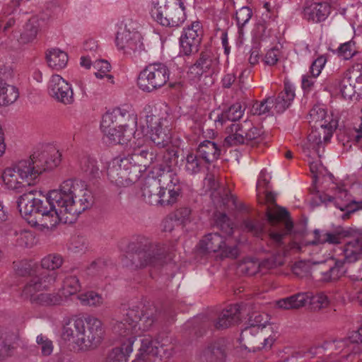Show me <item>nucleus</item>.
Returning a JSON list of instances; mask_svg holds the SVG:
<instances>
[{
  "label": "nucleus",
  "mask_w": 362,
  "mask_h": 362,
  "mask_svg": "<svg viewBox=\"0 0 362 362\" xmlns=\"http://www.w3.org/2000/svg\"><path fill=\"white\" fill-rule=\"evenodd\" d=\"M133 155L136 156H141L143 158H146L148 156H149L150 158H156L159 156V153H158L157 151H153V150H151V151H149L148 148L145 147L143 148L134 150Z\"/></svg>",
  "instance_id": "338daca9"
},
{
  "label": "nucleus",
  "mask_w": 362,
  "mask_h": 362,
  "mask_svg": "<svg viewBox=\"0 0 362 362\" xmlns=\"http://www.w3.org/2000/svg\"><path fill=\"white\" fill-rule=\"evenodd\" d=\"M351 77H352V80H354V83L357 84L356 88L358 90H362V66L361 69L359 70H353L352 71L348 73Z\"/></svg>",
  "instance_id": "774afa93"
},
{
  "label": "nucleus",
  "mask_w": 362,
  "mask_h": 362,
  "mask_svg": "<svg viewBox=\"0 0 362 362\" xmlns=\"http://www.w3.org/2000/svg\"><path fill=\"white\" fill-rule=\"evenodd\" d=\"M146 115V134H149L151 141L159 148V156L161 158H177L182 156L183 150L175 146H170V136L165 118H163L149 112Z\"/></svg>",
  "instance_id": "6e6552de"
},
{
  "label": "nucleus",
  "mask_w": 362,
  "mask_h": 362,
  "mask_svg": "<svg viewBox=\"0 0 362 362\" xmlns=\"http://www.w3.org/2000/svg\"><path fill=\"white\" fill-rule=\"evenodd\" d=\"M118 127L119 129L133 130L137 124V115L120 107L114 109L111 112L105 113L102 119L101 126L110 127V125Z\"/></svg>",
  "instance_id": "a211bd4d"
},
{
  "label": "nucleus",
  "mask_w": 362,
  "mask_h": 362,
  "mask_svg": "<svg viewBox=\"0 0 362 362\" xmlns=\"http://www.w3.org/2000/svg\"><path fill=\"white\" fill-rule=\"evenodd\" d=\"M344 257L342 259H340L341 261L344 262V264L345 263H354L356 262L357 260L361 259V257L359 256L358 253L356 252V250L354 249V247H353V244H351V243H349L344 250Z\"/></svg>",
  "instance_id": "6e6d98bb"
},
{
  "label": "nucleus",
  "mask_w": 362,
  "mask_h": 362,
  "mask_svg": "<svg viewBox=\"0 0 362 362\" xmlns=\"http://www.w3.org/2000/svg\"><path fill=\"white\" fill-rule=\"evenodd\" d=\"M331 6L327 1L307 2L303 11V18L308 21L320 23L329 15Z\"/></svg>",
  "instance_id": "b1692460"
},
{
  "label": "nucleus",
  "mask_w": 362,
  "mask_h": 362,
  "mask_svg": "<svg viewBox=\"0 0 362 362\" xmlns=\"http://www.w3.org/2000/svg\"><path fill=\"white\" fill-rule=\"evenodd\" d=\"M264 200H265L267 203L274 205L276 207V210L274 211L267 207L266 217L268 223L273 227L277 226L280 223H282L284 226L286 230L284 233L275 232H270L269 233L271 243L275 246H281L283 245L282 240L284 235L291 233L293 228V222L286 209L279 206L276 204L275 195L272 192H267L264 197Z\"/></svg>",
  "instance_id": "9b49d317"
},
{
  "label": "nucleus",
  "mask_w": 362,
  "mask_h": 362,
  "mask_svg": "<svg viewBox=\"0 0 362 362\" xmlns=\"http://www.w3.org/2000/svg\"><path fill=\"white\" fill-rule=\"evenodd\" d=\"M170 71L160 62L147 65L139 74L137 85L144 92L151 93L163 87L169 80Z\"/></svg>",
  "instance_id": "f8f14e48"
},
{
  "label": "nucleus",
  "mask_w": 362,
  "mask_h": 362,
  "mask_svg": "<svg viewBox=\"0 0 362 362\" xmlns=\"http://www.w3.org/2000/svg\"><path fill=\"white\" fill-rule=\"evenodd\" d=\"M62 264V258L58 255H49L44 257L41 261L40 268H37V275L44 271H49L50 272H56L54 270L58 269Z\"/></svg>",
  "instance_id": "79ce46f5"
},
{
  "label": "nucleus",
  "mask_w": 362,
  "mask_h": 362,
  "mask_svg": "<svg viewBox=\"0 0 362 362\" xmlns=\"http://www.w3.org/2000/svg\"><path fill=\"white\" fill-rule=\"evenodd\" d=\"M93 66L95 69L98 70V71L95 73V75L97 78H103L104 77H107L108 79L111 80V83H113L112 76L107 74L110 71L111 68V66L107 61L95 60Z\"/></svg>",
  "instance_id": "603ef678"
},
{
  "label": "nucleus",
  "mask_w": 362,
  "mask_h": 362,
  "mask_svg": "<svg viewBox=\"0 0 362 362\" xmlns=\"http://www.w3.org/2000/svg\"><path fill=\"white\" fill-rule=\"evenodd\" d=\"M250 127V121L245 120L243 123H233L227 128V132L229 134L225 139V143L228 145H236L246 142V138L244 135Z\"/></svg>",
  "instance_id": "cd10ccee"
},
{
  "label": "nucleus",
  "mask_w": 362,
  "mask_h": 362,
  "mask_svg": "<svg viewBox=\"0 0 362 362\" xmlns=\"http://www.w3.org/2000/svg\"><path fill=\"white\" fill-rule=\"evenodd\" d=\"M200 248L207 252L221 251L224 257L235 259L239 255L237 243L232 245L231 240L224 239L218 233H209L200 241Z\"/></svg>",
  "instance_id": "4468645a"
},
{
  "label": "nucleus",
  "mask_w": 362,
  "mask_h": 362,
  "mask_svg": "<svg viewBox=\"0 0 362 362\" xmlns=\"http://www.w3.org/2000/svg\"><path fill=\"white\" fill-rule=\"evenodd\" d=\"M310 125H317L323 131V139L329 141L333 132L337 128L338 120L327 115L325 110L320 106H314L309 113Z\"/></svg>",
  "instance_id": "6ab92c4d"
},
{
  "label": "nucleus",
  "mask_w": 362,
  "mask_h": 362,
  "mask_svg": "<svg viewBox=\"0 0 362 362\" xmlns=\"http://www.w3.org/2000/svg\"><path fill=\"white\" fill-rule=\"evenodd\" d=\"M226 357V346L223 339L209 344L201 352L202 362H223Z\"/></svg>",
  "instance_id": "393cba45"
},
{
  "label": "nucleus",
  "mask_w": 362,
  "mask_h": 362,
  "mask_svg": "<svg viewBox=\"0 0 362 362\" xmlns=\"http://www.w3.org/2000/svg\"><path fill=\"white\" fill-rule=\"evenodd\" d=\"M78 298L83 305L99 306L103 303L102 296L92 291L78 295Z\"/></svg>",
  "instance_id": "49530a36"
},
{
  "label": "nucleus",
  "mask_w": 362,
  "mask_h": 362,
  "mask_svg": "<svg viewBox=\"0 0 362 362\" xmlns=\"http://www.w3.org/2000/svg\"><path fill=\"white\" fill-rule=\"evenodd\" d=\"M140 342L139 353L133 362H155L157 356H162V354H165L166 349L164 346L170 340L158 337L153 341L151 337L145 336Z\"/></svg>",
  "instance_id": "dca6fc26"
},
{
  "label": "nucleus",
  "mask_w": 362,
  "mask_h": 362,
  "mask_svg": "<svg viewBox=\"0 0 362 362\" xmlns=\"http://www.w3.org/2000/svg\"><path fill=\"white\" fill-rule=\"evenodd\" d=\"M295 98L294 88L289 83H284V89L280 92L277 97H272V103L275 113L284 112L291 105Z\"/></svg>",
  "instance_id": "bb28decb"
},
{
  "label": "nucleus",
  "mask_w": 362,
  "mask_h": 362,
  "mask_svg": "<svg viewBox=\"0 0 362 362\" xmlns=\"http://www.w3.org/2000/svg\"><path fill=\"white\" fill-rule=\"evenodd\" d=\"M61 160H19L14 168L4 170L2 180L8 189L23 192V188L30 186L43 172L54 170Z\"/></svg>",
  "instance_id": "20e7f679"
},
{
  "label": "nucleus",
  "mask_w": 362,
  "mask_h": 362,
  "mask_svg": "<svg viewBox=\"0 0 362 362\" xmlns=\"http://www.w3.org/2000/svg\"><path fill=\"white\" fill-rule=\"evenodd\" d=\"M311 128V132L308 136V141L310 144L303 145V151L305 156L314 157L316 155L321 158L322 157V154L320 153L321 148L322 151H324L322 142L327 143L329 141L323 139V131L321 130V127L317 125H312Z\"/></svg>",
  "instance_id": "5701e85b"
},
{
  "label": "nucleus",
  "mask_w": 362,
  "mask_h": 362,
  "mask_svg": "<svg viewBox=\"0 0 362 362\" xmlns=\"http://www.w3.org/2000/svg\"><path fill=\"white\" fill-rule=\"evenodd\" d=\"M100 127L104 134L114 144H127L133 134V128H130V129H119L118 127H114L112 124L110 125V127H104L101 125Z\"/></svg>",
  "instance_id": "c756f323"
},
{
  "label": "nucleus",
  "mask_w": 362,
  "mask_h": 362,
  "mask_svg": "<svg viewBox=\"0 0 362 362\" xmlns=\"http://www.w3.org/2000/svg\"><path fill=\"white\" fill-rule=\"evenodd\" d=\"M81 289V284L78 279L76 276H66L63 281V285L60 290L61 296L64 300L69 296L77 293Z\"/></svg>",
  "instance_id": "a19ab883"
},
{
  "label": "nucleus",
  "mask_w": 362,
  "mask_h": 362,
  "mask_svg": "<svg viewBox=\"0 0 362 362\" xmlns=\"http://www.w3.org/2000/svg\"><path fill=\"white\" fill-rule=\"evenodd\" d=\"M308 304L313 305L315 308L321 309L328 305L329 300L327 296L322 293L315 296H313L310 293H298L280 299L276 302L279 308L285 310L299 309Z\"/></svg>",
  "instance_id": "ddd939ff"
},
{
  "label": "nucleus",
  "mask_w": 362,
  "mask_h": 362,
  "mask_svg": "<svg viewBox=\"0 0 362 362\" xmlns=\"http://www.w3.org/2000/svg\"><path fill=\"white\" fill-rule=\"evenodd\" d=\"M221 150L217 144L211 141L205 140L200 143L197 148V154L194 158H209V156L218 157Z\"/></svg>",
  "instance_id": "ea45409f"
},
{
  "label": "nucleus",
  "mask_w": 362,
  "mask_h": 362,
  "mask_svg": "<svg viewBox=\"0 0 362 362\" xmlns=\"http://www.w3.org/2000/svg\"><path fill=\"white\" fill-rule=\"evenodd\" d=\"M206 176L205 177L203 185L205 192H211V197H216L217 196L221 197V193L218 191L219 189V182L216 179L214 173H209L207 171Z\"/></svg>",
  "instance_id": "a18cd8bd"
},
{
  "label": "nucleus",
  "mask_w": 362,
  "mask_h": 362,
  "mask_svg": "<svg viewBox=\"0 0 362 362\" xmlns=\"http://www.w3.org/2000/svg\"><path fill=\"white\" fill-rule=\"evenodd\" d=\"M163 161L153 167L157 178L152 176L145 179L141 187L144 200L150 205L169 206L175 204L181 193L176 174L171 165Z\"/></svg>",
  "instance_id": "7ed1b4c3"
},
{
  "label": "nucleus",
  "mask_w": 362,
  "mask_h": 362,
  "mask_svg": "<svg viewBox=\"0 0 362 362\" xmlns=\"http://www.w3.org/2000/svg\"><path fill=\"white\" fill-rule=\"evenodd\" d=\"M243 305L234 304L227 307L218 316L214 327L218 329H226L240 320V312Z\"/></svg>",
  "instance_id": "a878e982"
},
{
  "label": "nucleus",
  "mask_w": 362,
  "mask_h": 362,
  "mask_svg": "<svg viewBox=\"0 0 362 362\" xmlns=\"http://www.w3.org/2000/svg\"><path fill=\"white\" fill-rule=\"evenodd\" d=\"M244 110L242 105L240 103H236L219 115L215 119V122L222 126L227 120L236 122L243 117Z\"/></svg>",
  "instance_id": "e433bc0d"
},
{
  "label": "nucleus",
  "mask_w": 362,
  "mask_h": 362,
  "mask_svg": "<svg viewBox=\"0 0 362 362\" xmlns=\"http://www.w3.org/2000/svg\"><path fill=\"white\" fill-rule=\"evenodd\" d=\"M40 26L41 22L37 16L30 18L25 23L24 30L21 34L20 42L23 44L32 42L36 38Z\"/></svg>",
  "instance_id": "473e14b6"
},
{
  "label": "nucleus",
  "mask_w": 362,
  "mask_h": 362,
  "mask_svg": "<svg viewBox=\"0 0 362 362\" xmlns=\"http://www.w3.org/2000/svg\"><path fill=\"white\" fill-rule=\"evenodd\" d=\"M202 25L199 21H194L183 29L180 38V54L189 56L199 51L202 42Z\"/></svg>",
  "instance_id": "f3484780"
},
{
  "label": "nucleus",
  "mask_w": 362,
  "mask_h": 362,
  "mask_svg": "<svg viewBox=\"0 0 362 362\" xmlns=\"http://www.w3.org/2000/svg\"><path fill=\"white\" fill-rule=\"evenodd\" d=\"M211 164V160H186L185 170L191 175L204 171L205 169L210 171Z\"/></svg>",
  "instance_id": "c03bdc74"
},
{
  "label": "nucleus",
  "mask_w": 362,
  "mask_h": 362,
  "mask_svg": "<svg viewBox=\"0 0 362 362\" xmlns=\"http://www.w3.org/2000/svg\"><path fill=\"white\" fill-rule=\"evenodd\" d=\"M348 232L342 229L337 230L334 233L323 232L319 229H315L313 231L314 240L309 243L310 245H320L329 243L338 245L341 243V239L347 236Z\"/></svg>",
  "instance_id": "c85d7f7f"
},
{
  "label": "nucleus",
  "mask_w": 362,
  "mask_h": 362,
  "mask_svg": "<svg viewBox=\"0 0 362 362\" xmlns=\"http://www.w3.org/2000/svg\"><path fill=\"white\" fill-rule=\"evenodd\" d=\"M339 88L342 96L346 99H351L358 90L354 80H352V77L349 74H346L340 81Z\"/></svg>",
  "instance_id": "37998d69"
},
{
  "label": "nucleus",
  "mask_w": 362,
  "mask_h": 362,
  "mask_svg": "<svg viewBox=\"0 0 362 362\" xmlns=\"http://www.w3.org/2000/svg\"><path fill=\"white\" fill-rule=\"evenodd\" d=\"M13 71L10 66L0 67V105L8 106L19 97L18 89L8 82L13 78Z\"/></svg>",
  "instance_id": "aec40b11"
},
{
  "label": "nucleus",
  "mask_w": 362,
  "mask_h": 362,
  "mask_svg": "<svg viewBox=\"0 0 362 362\" xmlns=\"http://www.w3.org/2000/svg\"><path fill=\"white\" fill-rule=\"evenodd\" d=\"M93 204V196L84 182L68 179L59 189L46 195L37 190L24 192L18 199L19 211L30 223L52 229L59 222H71Z\"/></svg>",
  "instance_id": "f257e3e1"
},
{
  "label": "nucleus",
  "mask_w": 362,
  "mask_h": 362,
  "mask_svg": "<svg viewBox=\"0 0 362 362\" xmlns=\"http://www.w3.org/2000/svg\"><path fill=\"white\" fill-rule=\"evenodd\" d=\"M279 50L276 48L269 49L264 57V62L266 64L273 66L276 64L279 60Z\"/></svg>",
  "instance_id": "69168bd1"
},
{
  "label": "nucleus",
  "mask_w": 362,
  "mask_h": 362,
  "mask_svg": "<svg viewBox=\"0 0 362 362\" xmlns=\"http://www.w3.org/2000/svg\"><path fill=\"white\" fill-rule=\"evenodd\" d=\"M272 103V97H268L266 99L263 100L259 103H256L253 105V111L255 115H265L268 112L267 104Z\"/></svg>",
  "instance_id": "0e129e2a"
},
{
  "label": "nucleus",
  "mask_w": 362,
  "mask_h": 362,
  "mask_svg": "<svg viewBox=\"0 0 362 362\" xmlns=\"http://www.w3.org/2000/svg\"><path fill=\"white\" fill-rule=\"evenodd\" d=\"M263 132L261 129L253 126L252 123L250 122V127H248V130H247V133L244 135V137L246 138V141H252L257 140Z\"/></svg>",
  "instance_id": "e2e57ef3"
},
{
  "label": "nucleus",
  "mask_w": 362,
  "mask_h": 362,
  "mask_svg": "<svg viewBox=\"0 0 362 362\" xmlns=\"http://www.w3.org/2000/svg\"><path fill=\"white\" fill-rule=\"evenodd\" d=\"M356 43L353 40L341 44L337 49V54L344 59L347 60L356 54Z\"/></svg>",
  "instance_id": "3c124183"
},
{
  "label": "nucleus",
  "mask_w": 362,
  "mask_h": 362,
  "mask_svg": "<svg viewBox=\"0 0 362 362\" xmlns=\"http://www.w3.org/2000/svg\"><path fill=\"white\" fill-rule=\"evenodd\" d=\"M327 62L326 58L324 56H320L317 57L311 64L310 66V73L312 76L315 78L319 76L321 73V70L325 66Z\"/></svg>",
  "instance_id": "680f3d73"
},
{
  "label": "nucleus",
  "mask_w": 362,
  "mask_h": 362,
  "mask_svg": "<svg viewBox=\"0 0 362 362\" xmlns=\"http://www.w3.org/2000/svg\"><path fill=\"white\" fill-rule=\"evenodd\" d=\"M104 332L100 320L95 317L87 315L78 317L74 320L73 323L67 324L64 327L63 337L78 346L93 349L101 342Z\"/></svg>",
  "instance_id": "39448f33"
},
{
  "label": "nucleus",
  "mask_w": 362,
  "mask_h": 362,
  "mask_svg": "<svg viewBox=\"0 0 362 362\" xmlns=\"http://www.w3.org/2000/svg\"><path fill=\"white\" fill-rule=\"evenodd\" d=\"M54 272L44 271L28 280L23 290L25 298H29L32 303L42 306L60 305L64 298L59 293H48L37 292L47 290L56 280Z\"/></svg>",
  "instance_id": "0eeeda50"
},
{
  "label": "nucleus",
  "mask_w": 362,
  "mask_h": 362,
  "mask_svg": "<svg viewBox=\"0 0 362 362\" xmlns=\"http://www.w3.org/2000/svg\"><path fill=\"white\" fill-rule=\"evenodd\" d=\"M213 64L211 54L209 52H202L199 57L189 66V71L195 76H202L209 71Z\"/></svg>",
  "instance_id": "f704fd0d"
},
{
  "label": "nucleus",
  "mask_w": 362,
  "mask_h": 362,
  "mask_svg": "<svg viewBox=\"0 0 362 362\" xmlns=\"http://www.w3.org/2000/svg\"><path fill=\"white\" fill-rule=\"evenodd\" d=\"M268 322V316L259 313H255L250 317L249 325L244 328L240 339L245 341L250 346L249 349L252 351L271 349L275 339L271 336L266 337L263 329Z\"/></svg>",
  "instance_id": "1a4fd4ad"
},
{
  "label": "nucleus",
  "mask_w": 362,
  "mask_h": 362,
  "mask_svg": "<svg viewBox=\"0 0 362 362\" xmlns=\"http://www.w3.org/2000/svg\"><path fill=\"white\" fill-rule=\"evenodd\" d=\"M156 320L153 310L146 308L141 303L123 309L122 317L112 321V329L119 337H131L123 341L121 346L115 347L108 353L106 362H127L133 351L136 336L140 334L141 329H149Z\"/></svg>",
  "instance_id": "f03ea898"
},
{
  "label": "nucleus",
  "mask_w": 362,
  "mask_h": 362,
  "mask_svg": "<svg viewBox=\"0 0 362 362\" xmlns=\"http://www.w3.org/2000/svg\"><path fill=\"white\" fill-rule=\"evenodd\" d=\"M152 4L151 15L163 26L177 28L186 20L185 6L181 0L173 3L155 0Z\"/></svg>",
  "instance_id": "9d476101"
},
{
  "label": "nucleus",
  "mask_w": 362,
  "mask_h": 362,
  "mask_svg": "<svg viewBox=\"0 0 362 362\" xmlns=\"http://www.w3.org/2000/svg\"><path fill=\"white\" fill-rule=\"evenodd\" d=\"M241 226L243 230L250 233L256 237H261L264 234V223L256 218L249 216L243 218Z\"/></svg>",
  "instance_id": "58836bf2"
},
{
  "label": "nucleus",
  "mask_w": 362,
  "mask_h": 362,
  "mask_svg": "<svg viewBox=\"0 0 362 362\" xmlns=\"http://www.w3.org/2000/svg\"><path fill=\"white\" fill-rule=\"evenodd\" d=\"M36 342L37 348L40 349L42 356H49L53 351L52 341L46 336L40 334L37 337Z\"/></svg>",
  "instance_id": "864d4df0"
},
{
  "label": "nucleus",
  "mask_w": 362,
  "mask_h": 362,
  "mask_svg": "<svg viewBox=\"0 0 362 362\" xmlns=\"http://www.w3.org/2000/svg\"><path fill=\"white\" fill-rule=\"evenodd\" d=\"M310 170L313 175V182L317 181L318 175L325 176L327 173V169L321 162V160H313L309 163Z\"/></svg>",
  "instance_id": "4d7b16f0"
},
{
  "label": "nucleus",
  "mask_w": 362,
  "mask_h": 362,
  "mask_svg": "<svg viewBox=\"0 0 362 362\" xmlns=\"http://www.w3.org/2000/svg\"><path fill=\"white\" fill-rule=\"evenodd\" d=\"M216 226L220 230L230 236L233 233V227L229 217L224 213L219 214L216 218Z\"/></svg>",
  "instance_id": "09e8293b"
},
{
  "label": "nucleus",
  "mask_w": 362,
  "mask_h": 362,
  "mask_svg": "<svg viewBox=\"0 0 362 362\" xmlns=\"http://www.w3.org/2000/svg\"><path fill=\"white\" fill-rule=\"evenodd\" d=\"M321 202H334V206L339 209L341 211H345V213L341 216L343 219H347L349 218L350 214L354 213L355 211L362 209V201L356 202L351 201L349 204L340 205L337 200H334V198L332 196L327 194H322L319 197Z\"/></svg>",
  "instance_id": "72a5a7b5"
},
{
  "label": "nucleus",
  "mask_w": 362,
  "mask_h": 362,
  "mask_svg": "<svg viewBox=\"0 0 362 362\" xmlns=\"http://www.w3.org/2000/svg\"><path fill=\"white\" fill-rule=\"evenodd\" d=\"M13 337L6 332L0 331V359L8 356L13 349L12 341Z\"/></svg>",
  "instance_id": "de8ad7c7"
},
{
  "label": "nucleus",
  "mask_w": 362,
  "mask_h": 362,
  "mask_svg": "<svg viewBox=\"0 0 362 362\" xmlns=\"http://www.w3.org/2000/svg\"><path fill=\"white\" fill-rule=\"evenodd\" d=\"M49 93L57 102L65 105H71L74 102L71 85L59 75L52 76L49 83Z\"/></svg>",
  "instance_id": "412c9836"
},
{
  "label": "nucleus",
  "mask_w": 362,
  "mask_h": 362,
  "mask_svg": "<svg viewBox=\"0 0 362 362\" xmlns=\"http://www.w3.org/2000/svg\"><path fill=\"white\" fill-rule=\"evenodd\" d=\"M252 11L248 6H243L236 11L235 18L239 28L243 27L251 18Z\"/></svg>",
  "instance_id": "5fc2aeb1"
},
{
  "label": "nucleus",
  "mask_w": 362,
  "mask_h": 362,
  "mask_svg": "<svg viewBox=\"0 0 362 362\" xmlns=\"http://www.w3.org/2000/svg\"><path fill=\"white\" fill-rule=\"evenodd\" d=\"M107 267L106 262L103 259H97L88 267V272L91 275H102Z\"/></svg>",
  "instance_id": "bf43d9fd"
},
{
  "label": "nucleus",
  "mask_w": 362,
  "mask_h": 362,
  "mask_svg": "<svg viewBox=\"0 0 362 362\" xmlns=\"http://www.w3.org/2000/svg\"><path fill=\"white\" fill-rule=\"evenodd\" d=\"M190 214L191 210L187 207H183L177 209L172 216L178 225H185L189 221Z\"/></svg>",
  "instance_id": "13d9d810"
},
{
  "label": "nucleus",
  "mask_w": 362,
  "mask_h": 362,
  "mask_svg": "<svg viewBox=\"0 0 362 362\" xmlns=\"http://www.w3.org/2000/svg\"><path fill=\"white\" fill-rule=\"evenodd\" d=\"M148 166V165L146 163H141L136 162V160H129V165L127 166L129 177L121 184L128 185L136 183L141 176V174L147 170Z\"/></svg>",
  "instance_id": "4c0bfd02"
},
{
  "label": "nucleus",
  "mask_w": 362,
  "mask_h": 362,
  "mask_svg": "<svg viewBox=\"0 0 362 362\" xmlns=\"http://www.w3.org/2000/svg\"><path fill=\"white\" fill-rule=\"evenodd\" d=\"M46 59L49 66L57 71L64 69L68 62L67 54L59 49L49 50Z\"/></svg>",
  "instance_id": "c9c22d12"
},
{
  "label": "nucleus",
  "mask_w": 362,
  "mask_h": 362,
  "mask_svg": "<svg viewBox=\"0 0 362 362\" xmlns=\"http://www.w3.org/2000/svg\"><path fill=\"white\" fill-rule=\"evenodd\" d=\"M129 160H110L107 163V175L110 181L119 187H128L133 184L122 185L129 177L127 166Z\"/></svg>",
  "instance_id": "4be33fe9"
},
{
  "label": "nucleus",
  "mask_w": 362,
  "mask_h": 362,
  "mask_svg": "<svg viewBox=\"0 0 362 362\" xmlns=\"http://www.w3.org/2000/svg\"><path fill=\"white\" fill-rule=\"evenodd\" d=\"M142 36L138 31H131L125 27L117 33L115 42L118 49L124 51L126 54L138 58L145 51L142 42Z\"/></svg>",
  "instance_id": "2eb2a0df"
},
{
  "label": "nucleus",
  "mask_w": 362,
  "mask_h": 362,
  "mask_svg": "<svg viewBox=\"0 0 362 362\" xmlns=\"http://www.w3.org/2000/svg\"><path fill=\"white\" fill-rule=\"evenodd\" d=\"M350 342L349 337L347 338H343L340 339H335L331 341H326L323 346L318 349H323L325 350L335 351L334 354H337L343 351ZM334 354V352H332Z\"/></svg>",
  "instance_id": "8fccbe9b"
},
{
  "label": "nucleus",
  "mask_w": 362,
  "mask_h": 362,
  "mask_svg": "<svg viewBox=\"0 0 362 362\" xmlns=\"http://www.w3.org/2000/svg\"><path fill=\"white\" fill-rule=\"evenodd\" d=\"M127 259L132 269H141L147 266L156 267L163 263L166 250L159 244L141 237L136 242L129 245Z\"/></svg>",
  "instance_id": "423d86ee"
},
{
  "label": "nucleus",
  "mask_w": 362,
  "mask_h": 362,
  "mask_svg": "<svg viewBox=\"0 0 362 362\" xmlns=\"http://www.w3.org/2000/svg\"><path fill=\"white\" fill-rule=\"evenodd\" d=\"M332 264H329V269L322 273L321 280L324 282H335L346 273L344 262L340 259H332Z\"/></svg>",
  "instance_id": "2f4dec72"
},
{
  "label": "nucleus",
  "mask_w": 362,
  "mask_h": 362,
  "mask_svg": "<svg viewBox=\"0 0 362 362\" xmlns=\"http://www.w3.org/2000/svg\"><path fill=\"white\" fill-rule=\"evenodd\" d=\"M82 170L88 175L95 177L98 175L99 168L96 165V160H83Z\"/></svg>",
  "instance_id": "052dcab7"
},
{
  "label": "nucleus",
  "mask_w": 362,
  "mask_h": 362,
  "mask_svg": "<svg viewBox=\"0 0 362 362\" xmlns=\"http://www.w3.org/2000/svg\"><path fill=\"white\" fill-rule=\"evenodd\" d=\"M64 155L53 144H41L37 145L33 150L29 158H61Z\"/></svg>",
  "instance_id": "7c9ffc66"
}]
</instances>
